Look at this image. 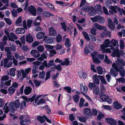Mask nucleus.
Wrapping results in <instances>:
<instances>
[{"label":"nucleus","instance_id":"1","mask_svg":"<svg viewBox=\"0 0 125 125\" xmlns=\"http://www.w3.org/2000/svg\"><path fill=\"white\" fill-rule=\"evenodd\" d=\"M20 105L19 100L17 99L15 101L10 102L9 105L10 108V110H12L11 112L13 113H14L15 110L14 107L17 109L19 108Z\"/></svg>","mask_w":125,"mask_h":125},{"label":"nucleus","instance_id":"2","mask_svg":"<svg viewBox=\"0 0 125 125\" xmlns=\"http://www.w3.org/2000/svg\"><path fill=\"white\" fill-rule=\"evenodd\" d=\"M91 20L93 22H98L101 24L104 23L105 22L104 19L99 16H95L94 17L91 18Z\"/></svg>","mask_w":125,"mask_h":125},{"label":"nucleus","instance_id":"3","mask_svg":"<svg viewBox=\"0 0 125 125\" xmlns=\"http://www.w3.org/2000/svg\"><path fill=\"white\" fill-rule=\"evenodd\" d=\"M93 46L92 44L89 43L86 45L83 50L84 54L85 55H88L93 51Z\"/></svg>","mask_w":125,"mask_h":125},{"label":"nucleus","instance_id":"4","mask_svg":"<svg viewBox=\"0 0 125 125\" xmlns=\"http://www.w3.org/2000/svg\"><path fill=\"white\" fill-rule=\"evenodd\" d=\"M84 10L86 11H90L89 13V15L91 16H94L95 15V10L94 9L93 7L90 6L87 7H85L84 8Z\"/></svg>","mask_w":125,"mask_h":125},{"label":"nucleus","instance_id":"5","mask_svg":"<svg viewBox=\"0 0 125 125\" xmlns=\"http://www.w3.org/2000/svg\"><path fill=\"white\" fill-rule=\"evenodd\" d=\"M29 11L33 16H35L36 15V10L35 7L32 5H31L28 8Z\"/></svg>","mask_w":125,"mask_h":125},{"label":"nucleus","instance_id":"6","mask_svg":"<svg viewBox=\"0 0 125 125\" xmlns=\"http://www.w3.org/2000/svg\"><path fill=\"white\" fill-rule=\"evenodd\" d=\"M91 110L89 108H85L83 110V113L86 117L89 118L91 116Z\"/></svg>","mask_w":125,"mask_h":125},{"label":"nucleus","instance_id":"7","mask_svg":"<svg viewBox=\"0 0 125 125\" xmlns=\"http://www.w3.org/2000/svg\"><path fill=\"white\" fill-rule=\"evenodd\" d=\"M26 41L27 42L31 43L33 41V38L32 36L30 33L28 34L26 36Z\"/></svg>","mask_w":125,"mask_h":125},{"label":"nucleus","instance_id":"8","mask_svg":"<svg viewBox=\"0 0 125 125\" xmlns=\"http://www.w3.org/2000/svg\"><path fill=\"white\" fill-rule=\"evenodd\" d=\"M113 104L114 108L116 110H118L122 108V105L119 104L117 101L114 102Z\"/></svg>","mask_w":125,"mask_h":125},{"label":"nucleus","instance_id":"9","mask_svg":"<svg viewBox=\"0 0 125 125\" xmlns=\"http://www.w3.org/2000/svg\"><path fill=\"white\" fill-rule=\"evenodd\" d=\"M105 119L107 123L108 124H110L111 125H116V121L113 119L106 118Z\"/></svg>","mask_w":125,"mask_h":125},{"label":"nucleus","instance_id":"10","mask_svg":"<svg viewBox=\"0 0 125 125\" xmlns=\"http://www.w3.org/2000/svg\"><path fill=\"white\" fill-rule=\"evenodd\" d=\"M31 53L33 56L36 58L39 57L40 56V53L36 50H32Z\"/></svg>","mask_w":125,"mask_h":125},{"label":"nucleus","instance_id":"11","mask_svg":"<svg viewBox=\"0 0 125 125\" xmlns=\"http://www.w3.org/2000/svg\"><path fill=\"white\" fill-rule=\"evenodd\" d=\"M119 70L118 71H117L114 69L111 68L110 71V74L112 76L116 77L118 75V72H119Z\"/></svg>","mask_w":125,"mask_h":125},{"label":"nucleus","instance_id":"12","mask_svg":"<svg viewBox=\"0 0 125 125\" xmlns=\"http://www.w3.org/2000/svg\"><path fill=\"white\" fill-rule=\"evenodd\" d=\"M11 81V80H10L7 81L5 82H2L1 83L0 87L1 88L4 87L5 89H7V87H4V86H9L10 85L11 83L10 82Z\"/></svg>","mask_w":125,"mask_h":125},{"label":"nucleus","instance_id":"13","mask_svg":"<svg viewBox=\"0 0 125 125\" xmlns=\"http://www.w3.org/2000/svg\"><path fill=\"white\" fill-rule=\"evenodd\" d=\"M108 25L109 27L112 30H114L115 28V26L114 23L112 22L111 19L108 21Z\"/></svg>","mask_w":125,"mask_h":125},{"label":"nucleus","instance_id":"14","mask_svg":"<svg viewBox=\"0 0 125 125\" xmlns=\"http://www.w3.org/2000/svg\"><path fill=\"white\" fill-rule=\"evenodd\" d=\"M49 33L50 35L56 36L57 34L56 30L52 27L49 28Z\"/></svg>","mask_w":125,"mask_h":125},{"label":"nucleus","instance_id":"15","mask_svg":"<svg viewBox=\"0 0 125 125\" xmlns=\"http://www.w3.org/2000/svg\"><path fill=\"white\" fill-rule=\"evenodd\" d=\"M95 10V12L98 14L101 15L103 13L101 9V7L100 5H97Z\"/></svg>","mask_w":125,"mask_h":125},{"label":"nucleus","instance_id":"16","mask_svg":"<svg viewBox=\"0 0 125 125\" xmlns=\"http://www.w3.org/2000/svg\"><path fill=\"white\" fill-rule=\"evenodd\" d=\"M32 90V88L30 86H26L24 90V94L26 95H28L31 92Z\"/></svg>","mask_w":125,"mask_h":125},{"label":"nucleus","instance_id":"17","mask_svg":"<svg viewBox=\"0 0 125 125\" xmlns=\"http://www.w3.org/2000/svg\"><path fill=\"white\" fill-rule=\"evenodd\" d=\"M45 33L43 32H39L36 35V37L38 39H41L44 38Z\"/></svg>","mask_w":125,"mask_h":125},{"label":"nucleus","instance_id":"18","mask_svg":"<svg viewBox=\"0 0 125 125\" xmlns=\"http://www.w3.org/2000/svg\"><path fill=\"white\" fill-rule=\"evenodd\" d=\"M93 81L94 83L97 84H99L100 83V81L98 78V76L97 74H95L93 76Z\"/></svg>","mask_w":125,"mask_h":125},{"label":"nucleus","instance_id":"19","mask_svg":"<svg viewBox=\"0 0 125 125\" xmlns=\"http://www.w3.org/2000/svg\"><path fill=\"white\" fill-rule=\"evenodd\" d=\"M45 63H46V65L47 68H49L51 66H54L55 64L53 63L54 61L53 60H50L49 62L47 63V61L46 60H44Z\"/></svg>","mask_w":125,"mask_h":125},{"label":"nucleus","instance_id":"20","mask_svg":"<svg viewBox=\"0 0 125 125\" xmlns=\"http://www.w3.org/2000/svg\"><path fill=\"white\" fill-rule=\"evenodd\" d=\"M78 74L80 77L84 79H86L87 75V73L86 72H83V71L79 72Z\"/></svg>","mask_w":125,"mask_h":125},{"label":"nucleus","instance_id":"21","mask_svg":"<svg viewBox=\"0 0 125 125\" xmlns=\"http://www.w3.org/2000/svg\"><path fill=\"white\" fill-rule=\"evenodd\" d=\"M120 75L122 77H124L125 75V72L124 68L122 66L119 67Z\"/></svg>","mask_w":125,"mask_h":125},{"label":"nucleus","instance_id":"22","mask_svg":"<svg viewBox=\"0 0 125 125\" xmlns=\"http://www.w3.org/2000/svg\"><path fill=\"white\" fill-rule=\"evenodd\" d=\"M98 77L99 78L101 83L105 85L107 84V83L104 78V77L103 76L98 75Z\"/></svg>","mask_w":125,"mask_h":125},{"label":"nucleus","instance_id":"23","mask_svg":"<svg viewBox=\"0 0 125 125\" xmlns=\"http://www.w3.org/2000/svg\"><path fill=\"white\" fill-rule=\"evenodd\" d=\"M65 46L67 47H70L71 45V44L70 42V41L69 39L68 38H67L65 41Z\"/></svg>","mask_w":125,"mask_h":125},{"label":"nucleus","instance_id":"24","mask_svg":"<svg viewBox=\"0 0 125 125\" xmlns=\"http://www.w3.org/2000/svg\"><path fill=\"white\" fill-rule=\"evenodd\" d=\"M44 16L46 17H49L51 16H53L54 15L52 13L47 11H44L43 13Z\"/></svg>","mask_w":125,"mask_h":125},{"label":"nucleus","instance_id":"25","mask_svg":"<svg viewBox=\"0 0 125 125\" xmlns=\"http://www.w3.org/2000/svg\"><path fill=\"white\" fill-rule=\"evenodd\" d=\"M36 118L41 123H44L45 121V120L42 116H39L37 117Z\"/></svg>","mask_w":125,"mask_h":125},{"label":"nucleus","instance_id":"26","mask_svg":"<svg viewBox=\"0 0 125 125\" xmlns=\"http://www.w3.org/2000/svg\"><path fill=\"white\" fill-rule=\"evenodd\" d=\"M111 43L114 47L117 46V47L119 46L118 41L117 40H115L114 39H113L111 41Z\"/></svg>","mask_w":125,"mask_h":125},{"label":"nucleus","instance_id":"27","mask_svg":"<svg viewBox=\"0 0 125 125\" xmlns=\"http://www.w3.org/2000/svg\"><path fill=\"white\" fill-rule=\"evenodd\" d=\"M83 33L86 40L87 41H89L90 40V39L88 34L86 32L84 31H83Z\"/></svg>","mask_w":125,"mask_h":125},{"label":"nucleus","instance_id":"28","mask_svg":"<svg viewBox=\"0 0 125 125\" xmlns=\"http://www.w3.org/2000/svg\"><path fill=\"white\" fill-rule=\"evenodd\" d=\"M42 65H40L39 67V69L40 70H42L45 67L46 68H47L46 65V63L44 61L42 63Z\"/></svg>","mask_w":125,"mask_h":125},{"label":"nucleus","instance_id":"29","mask_svg":"<svg viewBox=\"0 0 125 125\" xmlns=\"http://www.w3.org/2000/svg\"><path fill=\"white\" fill-rule=\"evenodd\" d=\"M93 92L95 94L98 95L99 92V88L98 86H96V87L93 89Z\"/></svg>","mask_w":125,"mask_h":125},{"label":"nucleus","instance_id":"30","mask_svg":"<svg viewBox=\"0 0 125 125\" xmlns=\"http://www.w3.org/2000/svg\"><path fill=\"white\" fill-rule=\"evenodd\" d=\"M62 35L60 34H58L56 36V41L58 43L62 41Z\"/></svg>","mask_w":125,"mask_h":125},{"label":"nucleus","instance_id":"31","mask_svg":"<svg viewBox=\"0 0 125 125\" xmlns=\"http://www.w3.org/2000/svg\"><path fill=\"white\" fill-rule=\"evenodd\" d=\"M46 42L47 43L51 44L53 42V40L52 38H49L47 37L45 39Z\"/></svg>","mask_w":125,"mask_h":125},{"label":"nucleus","instance_id":"32","mask_svg":"<svg viewBox=\"0 0 125 125\" xmlns=\"http://www.w3.org/2000/svg\"><path fill=\"white\" fill-rule=\"evenodd\" d=\"M73 99L74 102L76 103H78L79 101V97L78 94H76L73 96Z\"/></svg>","mask_w":125,"mask_h":125},{"label":"nucleus","instance_id":"33","mask_svg":"<svg viewBox=\"0 0 125 125\" xmlns=\"http://www.w3.org/2000/svg\"><path fill=\"white\" fill-rule=\"evenodd\" d=\"M16 69L14 68H11L10 71V75L13 76H14L15 75V71Z\"/></svg>","mask_w":125,"mask_h":125},{"label":"nucleus","instance_id":"34","mask_svg":"<svg viewBox=\"0 0 125 125\" xmlns=\"http://www.w3.org/2000/svg\"><path fill=\"white\" fill-rule=\"evenodd\" d=\"M61 25L62 26V28L65 31H66L67 25L66 22H61L60 23Z\"/></svg>","mask_w":125,"mask_h":125},{"label":"nucleus","instance_id":"35","mask_svg":"<svg viewBox=\"0 0 125 125\" xmlns=\"http://www.w3.org/2000/svg\"><path fill=\"white\" fill-rule=\"evenodd\" d=\"M88 85L89 89L91 90L94 89L96 86L94 83L91 82L89 83Z\"/></svg>","mask_w":125,"mask_h":125},{"label":"nucleus","instance_id":"36","mask_svg":"<svg viewBox=\"0 0 125 125\" xmlns=\"http://www.w3.org/2000/svg\"><path fill=\"white\" fill-rule=\"evenodd\" d=\"M87 91L88 88L86 85H85L83 88V91H82L81 93L85 95V94L87 93Z\"/></svg>","mask_w":125,"mask_h":125},{"label":"nucleus","instance_id":"37","mask_svg":"<svg viewBox=\"0 0 125 125\" xmlns=\"http://www.w3.org/2000/svg\"><path fill=\"white\" fill-rule=\"evenodd\" d=\"M4 66L6 67H10L11 66V64L9 65H7V63L8 62L9 60L6 58H5L4 59Z\"/></svg>","mask_w":125,"mask_h":125},{"label":"nucleus","instance_id":"38","mask_svg":"<svg viewBox=\"0 0 125 125\" xmlns=\"http://www.w3.org/2000/svg\"><path fill=\"white\" fill-rule=\"evenodd\" d=\"M98 73L100 75H102L103 73V70L102 68L100 66H98L97 68Z\"/></svg>","mask_w":125,"mask_h":125},{"label":"nucleus","instance_id":"39","mask_svg":"<svg viewBox=\"0 0 125 125\" xmlns=\"http://www.w3.org/2000/svg\"><path fill=\"white\" fill-rule=\"evenodd\" d=\"M39 76L40 78L42 79H44L45 76V72L42 71V72L39 73Z\"/></svg>","mask_w":125,"mask_h":125},{"label":"nucleus","instance_id":"40","mask_svg":"<svg viewBox=\"0 0 125 125\" xmlns=\"http://www.w3.org/2000/svg\"><path fill=\"white\" fill-rule=\"evenodd\" d=\"M79 120L81 122L85 123L86 121V119L85 117L83 116H81L79 117Z\"/></svg>","mask_w":125,"mask_h":125},{"label":"nucleus","instance_id":"41","mask_svg":"<svg viewBox=\"0 0 125 125\" xmlns=\"http://www.w3.org/2000/svg\"><path fill=\"white\" fill-rule=\"evenodd\" d=\"M94 26L96 28L99 30H102V26L99 25L97 23H94Z\"/></svg>","mask_w":125,"mask_h":125},{"label":"nucleus","instance_id":"42","mask_svg":"<svg viewBox=\"0 0 125 125\" xmlns=\"http://www.w3.org/2000/svg\"><path fill=\"white\" fill-rule=\"evenodd\" d=\"M116 9H117L118 12H119V14L121 16H122L123 15V9H121L119 7L117 6H115Z\"/></svg>","mask_w":125,"mask_h":125},{"label":"nucleus","instance_id":"43","mask_svg":"<svg viewBox=\"0 0 125 125\" xmlns=\"http://www.w3.org/2000/svg\"><path fill=\"white\" fill-rule=\"evenodd\" d=\"M92 59L93 62L95 63L99 64L101 62L99 59L97 58V57Z\"/></svg>","mask_w":125,"mask_h":125},{"label":"nucleus","instance_id":"44","mask_svg":"<svg viewBox=\"0 0 125 125\" xmlns=\"http://www.w3.org/2000/svg\"><path fill=\"white\" fill-rule=\"evenodd\" d=\"M9 77L7 75H6L4 76L1 77V83L4 82V81H6L9 79Z\"/></svg>","mask_w":125,"mask_h":125},{"label":"nucleus","instance_id":"45","mask_svg":"<svg viewBox=\"0 0 125 125\" xmlns=\"http://www.w3.org/2000/svg\"><path fill=\"white\" fill-rule=\"evenodd\" d=\"M37 49L39 52H42L44 50V48L43 46L40 45L37 47Z\"/></svg>","mask_w":125,"mask_h":125},{"label":"nucleus","instance_id":"46","mask_svg":"<svg viewBox=\"0 0 125 125\" xmlns=\"http://www.w3.org/2000/svg\"><path fill=\"white\" fill-rule=\"evenodd\" d=\"M97 114V111L95 109H93L92 110V112H91V116L93 115L94 116H96Z\"/></svg>","mask_w":125,"mask_h":125},{"label":"nucleus","instance_id":"47","mask_svg":"<svg viewBox=\"0 0 125 125\" xmlns=\"http://www.w3.org/2000/svg\"><path fill=\"white\" fill-rule=\"evenodd\" d=\"M85 102V100L82 98H81L79 102V107H82L83 106V105Z\"/></svg>","mask_w":125,"mask_h":125},{"label":"nucleus","instance_id":"48","mask_svg":"<svg viewBox=\"0 0 125 125\" xmlns=\"http://www.w3.org/2000/svg\"><path fill=\"white\" fill-rule=\"evenodd\" d=\"M63 89L67 91V92L69 93H71L72 89L70 87L66 86L64 87Z\"/></svg>","mask_w":125,"mask_h":125},{"label":"nucleus","instance_id":"49","mask_svg":"<svg viewBox=\"0 0 125 125\" xmlns=\"http://www.w3.org/2000/svg\"><path fill=\"white\" fill-rule=\"evenodd\" d=\"M12 49L11 47H6L5 50V51L7 52V54H8V53H11V51L12 50Z\"/></svg>","mask_w":125,"mask_h":125},{"label":"nucleus","instance_id":"50","mask_svg":"<svg viewBox=\"0 0 125 125\" xmlns=\"http://www.w3.org/2000/svg\"><path fill=\"white\" fill-rule=\"evenodd\" d=\"M4 20L6 23L9 25H10L12 23V21L10 19L4 18Z\"/></svg>","mask_w":125,"mask_h":125},{"label":"nucleus","instance_id":"51","mask_svg":"<svg viewBox=\"0 0 125 125\" xmlns=\"http://www.w3.org/2000/svg\"><path fill=\"white\" fill-rule=\"evenodd\" d=\"M114 53L115 54L116 56L118 58L120 57V54L119 49H117L115 50Z\"/></svg>","mask_w":125,"mask_h":125},{"label":"nucleus","instance_id":"52","mask_svg":"<svg viewBox=\"0 0 125 125\" xmlns=\"http://www.w3.org/2000/svg\"><path fill=\"white\" fill-rule=\"evenodd\" d=\"M104 115L102 113H101L100 114H99L97 116V119L98 120H100L102 118L104 117Z\"/></svg>","mask_w":125,"mask_h":125},{"label":"nucleus","instance_id":"53","mask_svg":"<svg viewBox=\"0 0 125 125\" xmlns=\"http://www.w3.org/2000/svg\"><path fill=\"white\" fill-rule=\"evenodd\" d=\"M6 35L8 37V39L9 40L13 41V39L11 38L10 36L9 33L8 32V30L5 29L4 31Z\"/></svg>","mask_w":125,"mask_h":125},{"label":"nucleus","instance_id":"54","mask_svg":"<svg viewBox=\"0 0 125 125\" xmlns=\"http://www.w3.org/2000/svg\"><path fill=\"white\" fill-rule=\"evenodd\" d=\"M11 14L14 17H16L17 16V12L15 9L12 10L11 11Z\"/></svg>","mask_w":125,"mask_h":125},{"label":"nucleus","instance_id":"55","mask_svg":"<svg viewBox=\"0 0 125 125\" xmlns=\"http://www.w3.org/2000/svg\"><path fill=\"white\" fill-rule=\"evenodd\" d=\"M15 89L10 86L9 89L8 91L10 94H12L14 92Z\"/></svg>","mask_w":125,"mask_h":125},{"label":"nucleus","instance_id":"56","mask_svg":"<svg viewBox=\"0 0 125 125\" xmlns=\"http://www.w3.org/2000/svg\"><path fill=\"white\" fill-rule=\"evenodd\" d=\"M33 82L35 84V86L36 87H39L41 83V82L38 81L37 80L35 79H34L33 80Z\"/></svg>","mask_w":125,"mask_h":125},{"label":"nucleus","instance_id":"57","mask_svg":"<svg viewBox=\"0 0 125 125\" xmlns=\"http://www.w3.org/2000/svg\"><path fill=\"white\" fill-rule=\"evenodd\" d=\"M109 8L111 10H112L115 13H117V11L116 10V9L115 7V6H110Z\"/></svg>","mask_w":125,"mask_h":125},{"label":"nucleus","instance_id":"58","mask_svg":"<svg viewBox=\"0 0 125 125\" xmlns=\"http://www.w3.org/2000/svg\"><path fill=\"white\" fill-rule=\"evenodd\" d=\"M46 5L52 10H55V8L54 7L53 5L52 4L50 3H48Z\"/></svg>","mask_w":125,"mask_h":125},{"label":"nucleus","instance_id":"59","mask_svg":"<svg viewBox=\"0 0 125 125\" xmlns=\"http://www.w3.org/2000/svg\"><path fill=\"white\" fill-rule=\"evenodd\" d=\"M26 106V103L25 101H23L21 103V110L23 109V107L25 106Z\"/></svg>","mask_w":125,"mask_h":125},{"label":"nucleus","instance_id":"60","mask_svg":"<svg viewBox=\"0 0 125 125\" xmlns=\"http://www.w3.org/2000/svg\"><path fill=\"white\" fill-rule=\"evenodd\" d=\"M33 65L39 66V65L42 64V62L38 61L34 62H32Z\"/></svg>","mask_w":125,"mask_h":125},{"label":"nucleus","instance_id":"61","mask_svg":"<svg viewBox=\"0 0 125 125\" xmlns=\"http://www.w3.org/2000/svg\"><path fill=\"white\" fill-rule=\"evenodd\" d=\"M103 108L105 109L110 110L112 109V107L109 105H103Z\"/></svg>","mask_w":125,"mask_h":125},{"label":"nucleus","instance_id":"62","mask_svg":"<svg viewBox=\"0 0 125 125\" xmlns=\"http://www.w3.org/2000/svg\"><path fill=\"white\" fill-rule=\"evenodd\" d=\"M53 86L56 88H58L60 86L57 83V81H53Z\"/></svg>","mask_w":125,"mask_h":125},{"label":"nucleus","instance_id":"63","mask_svg":"<svg viewBox=\"0 0 125 125\" xmlns=\"http://www.w3.org/2000/svg\"><path fill=\"white\" fill-rule=\"evenodd\" d=\"M20 40L21 41L22 44L24 45L25 44V35H23L20 38Z\"/></svg>","mask_w":125,"mask_h":125},{"label":"nucleus","instance_id":"64","mask_svg":"<svg viewBox=\"0 0 125 125\" xmlns=\"http://www.w3.org/2000/svg\"><path fill=\"white\" fill-rule=\"evenodd\" d=\"M21 19L22 17L21 16L19 17L16 21V24H17L21 23L22 22Z\"/></svg>","mask_w":125,"mask_h":125}]
</instances>
